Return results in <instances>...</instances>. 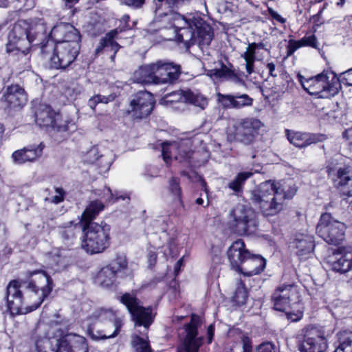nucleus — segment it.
<instances>
[{"mask_svg":"<svg viewBox=\"0 0 352 352\" xmlns=\"http://www.w3.org/2000/svg\"><path fill=\"white\" fill-rule=\"evenodd\" d=\"M298 79L302 88L310 95L318 98H327L337 94L340 89L336 74L331 71H324L321 74L305 78L298 74Z\"/></svg>","mask_w":352,"mask_h":352,"instance_id":"39448f33","label":"nucleus"},{"mask_svg":"<svg viewBox=\"0 0 352 352\" xmlns=\"http://www.w3.org/2000/svg\"><path fill=\"white\" fill-rule=\"evenodd\" d=\"M214 327L213 324H210L208 328V343H210L214 337Z\"/></svg>","mask_w":352,"mask_h":352,"instance_id":"338daca9","label":"nucleus"},{"mask_svg":"<svg viewBox=\"0 0 352 352\" xmlns=\"http://www.w3.org/2000/svg\"><path fill=\"white\" fill-rule=\"evenodd\" d=\"M80 49V43H60L54 44L53 41H47L41 45L43 55L53 53L50 58V65L52 69H65L76 58Z\"/></svg>","mask_w":352,"mask_h":352,"instance_id":"6e6552de","label":"nucleus"},{"mask_svg":"<svg viewBox=\"0 0 352 352\" xmlns=\"http://www.w3.org/2000/svg\"><path fill=\"white\" fill-rule=\"evenodd\" d=\"M252 45H253L252 43L248 44V45L246 48V51L243 54H241V57H248V56L249 58H256L255 56H256V49L255 47H254Z\"/></svg>","mask_w":352,"mask_h":352,"instance_id":"680f3d73","label":"nucleus"},{"mask_svg":"<svg viewBox=\"0 0 352 352\" xmlns=\"http://www.w3.org/2000/svg\"><path fill=\"white\" fill-rule=\"evenodd\" d=\"M118 273L114 270V267L107 265L103 267L98 274V279L100 284L104 287H109L113 284L116 276Z\"/></svg>","mask_w":352,"mask_h":352,"instance_id":"ea45409f","label":"nucleus"},{"mask_svg":"<svg viewBox=\"0 0 352 352\" xmlns=\"http://www.w3.org/2000/svg\"><path fill=\"white\" fill-rule=\"evenodd\" d=\"M327 171L334 186L338 188L352 178V176L350 175L349 167L337 163L331 162L328 164Z\"/></svg>","mask_w":352,"mask_h":352,"instance_id":"a878e982","label":"nucleus"},{"mask_svg":"<svg viewBox=\"0 0 352 352\" xmlns=\"http://www.w3.org/2000/svg\"><path fill=\"white\" fill-rule=\"evenodd\" d=\"M157 1L164 4L166 6L170 8H174L178 7L179 5L188 3L191 0H157Z\"/></svg>","mask_w":352,"mask_h":352,"instance_id":"5fc2aeb1","label":"nucleus"},{"mask_svg":"<svg viewBox=\"0 0 352 352\" xmlns=\"http://www.w3.org/2000/svg\"><path fill=\"white\" fill-rule=\"evenodd\" d=\"M54 190L56 195L53 196L51 199L45 198V201L58 204L63 201L64 197L65 196V191L61 187H55Z\"/></svg>","mask_w":352,"mask_h":352,"instance_id":"3c124183","label":"nucleus"},{"mask_svg":"<svg viewBox=\"0 0 352 352\" xmlns=\"http://www.w3.org/2000/svg\"><path fill=\"white\" fill-rule=\"evenodd\" d=\"M268 12L272 19L276 20L277 21L280 22L281 23H284L285 22V19L272 8H268Z\"/></svg>","mask_w":352,"mask_h":352,"instance_id":"e2e57ef3","label":"nucleus"},{"mask_svg":"<svg viewBox=\"0 0 352 352\" xmlns=\"http://www.w3.org/2000/svg\"><path fill=\"white\" fill-rule=\"evenodd\" d=\"M242 352H252V340L248 337L243 336L242 337Z\"/></svg>","mask_w":352,"mask_h":352,"instance_id":"13d9d810","label":"nucleus"},{"mask_svg":"<svg viewBox=\"0 0 352 352\" xmlns=\"http://www.w3.org/2000/svg\"><path fill=\"white\" fill-rule=\"evenodd\" d=\"M338 78L340 86L341 83H343L346 86H352V68L342 73L340 78Z\"/></svg>","mask_w":352,"mask_h":352,"instance_id":"603ef678","label":"nucleus"},{"mask_svg":"<svg viewBox=\"0 0 352 352\" xmlns=\"http://www.w3.org/2000/svg\"><path fill=\"white\" fill-rule=\"evenodd\" d=\"M174 96H177L178 100L191 104L201 110H204L208 104L207 98L198 91L179 90L175 92Z\"/></svg>","mask_w":352,"mask_h":352,"instance_id":"c756f323","label":"nucleus"},{"mask_svg":"<svg viewBox=\"0 0 352 352\" xmlns=\"http://www.w3.org/2000/svg\"><path fill=\"white\" fill-rule=\"evenodd\" d=\"M154 22L159 30L172 28L175 30L177 27H179L182 23H186L184 16L173 10H170L169 12L160 14Z\"/></svg>","mask_w":352,"mask_h":352,"instance_id":"c85d7f7f","label":"nucleus"},{"mask_svg":"<svg viewBox=\"0 0 352 352\" xmlns=\"http://www.w3.org/2000/svg\"><path fill=\"white\" fill-rule=\"evenodd\" d=\"M5 107L10 109H21L27 102L28 98L24 89L19 85L8 87L2 98Z\"/></svg>","mask_w":352,"mask_h":352,"instance_id":"4be33fe9","label":"nucleus"},{"mask_svg":"<svg viewBox=\"0 0 352 352\" xmlns=\"http://www.w3.org/2000/svg\"><path fill=\"white\" fill-rule=\"evenodd\" d=\"M174 96H177L178 100L191 104L201 110H204L208 104L207 98L198 91L179 90L175 92Z\"/></svg>","mask_w":352,"mask_h":352,"instance_id":"7c9ffc66","label":"nucleus"},{"mask_svg":"<svg viewBox=\"0 0 352 352\" xmlns=\"http://www.w3.org/2000/svg\"><path fill=\"white\" fill-rule=\"evenodd\" d=\"M116 96L109 94L108 96H102L96 94L89 98L87 104L91 109H95L96 105L99 103L107 104L114 100Z\"/></svg>","mask_w":352,"mask_h":352,"instance_id":"49530a36","label":"nucleus"},{"mask_svg":"<svg viewBox=\"0 0 352 352\" xmlns=\"http://www.w3.org/2000/svg\"><path fill=\"white\" fill-rule=\"evenodd\" d=\"M80 232V227L70 222L69 225L59 227V234L63 241L68 246L74 245L76 241L77 234Z\"/></svg>","mask_w":352,"mask_h":352,"instance_id":"e433bc0d","label":"nucleus"},{"mask_svg":"<svg viewBox=\"0 0 352 352\" xmlns=\"http://www.w3.org/2000/svg\"><path fill=\"white\" fill-rule=\"evenodd\" d=\"M208 75L212 78H223L235 83H241L243 82L241 78V74L233 69V66L231 64H230L228 67L221 63V66L219 69L208 70Z\"/></svg>","mask_w":352,"mask_h":352,"instance_id":"473e14b6","label":"nucleus"},{"mask_svg":"<svg viewBox=\"0 0 352 352\" xmlns=\"http://www.w3.org/2000/svg\"><path fill=\"white\" fill-rule=\"evenodd\" d=\"M94 194L99 197L101 199L107 201V202H115L118 201V199H123L124 200L126 198H127L126 196L124 195H117V194H113L111 192V190L108 188L105 187L103 190L100 189H96L94 190Z\"/></svg>","mask_w":352,"mask_h":352,"instance_id":"79ce46f5","label":"nucleus"},{"mask_svg":"<svg viewBox=\"0 0 352 352\" xmlns=\"http://www.w3.org/2000/svg\"><path fill=\"white\" fill-rule=\"evenodd\" d=\"M256 352H276V351L274 344L270 342H265L258 346Z\"/></svg>","mask_w":352,"mask_h":352,"instance_id":"6e6d98bb","label":"nucleus"},{"mask_svg":"<svg viewBox=\"0 0 352 352\" xmlns=\"http://www.w3.org/2000/svg\"><path fill=\"white\" fill-rule=\"evenodd\" d=\"M263 126V123L256 118H247L241 119L234 126V140L245 145L254 143L258 135L259 129Z\"/></svg>","mask_w":352,"mask_h":352,"instance_id":"2eb2a0df","label":"nucleus"},{"mask_svg":"<svg viewBox=\"0 0 352 352\" xmlns=\"http://www.w3.org/2000/svg\"><path fill=\"white\" fill-rule=\"evenodd\" d=\"M155 63L159 84L173 83L181 74V66L178 64L165 60H158Z\"/></svg>","mask_w":352,"mask_h":352,"instance_id":"412c9836","label":"nucleus"},{"mask_svg":"<svg viewBox=\"0 0 352 352\" xmlns=\"http://www.w3.org/2000/svg\"><path fill=\"white\" fill-rule=\"evenodd\" d=\"M248 298V292L242 281L239 282V285L236 288L233 296V301L238 305H244Z\"/></svg>","mask_w":352,"mask_h":352,"instance_id":"de8ad7c7","label":"nucleus"},{"mask_svg":"<svg viewBox=\"0 0 352 352\" xmlns=\"http://www.w3.org/2000/svg\"><path fill=\"white\" fill-rule=\"evenodd\" d=\"M154 104V98L151 93L140 91L131 101V110H129L128 112L132 113L134 118L142 119L150 115Z\"/></svg>","mask_w":352,"mask_h":352,"instance_id":"a211bd4d","label":"nucleus"},{"mask_svg":"<svg viewBox=\"0 0 352 352\" xmlns=\"http://www.w3.org/2000/svg\"><path fill=\"white\" fill-rule=\"evenodd\" d=\"M228 225L234 233L245 236L255 234L258 222L255 212L250 207L239 204L230 211Z\"/></svg>","mask_w":352,"mask_h":352,"instance_id":"1a4fd4ad","label":"nucleus"},{"mask_svg":"<svg viewBox=\"0 0 352 352\" xmlns=\"http://www.w3.org/2000/svg\"><path fill=\"white\" fill-rule=\"evenodd\" d=\"M38 274L39 276L35 279L22 280L20 283L16 280L10 282L7 287L6 299L8 309L11 314L22 313L21 308L25 299L20 289L26 290V295L34 300L29 311L36 309L51 293L54 287L52 279L45 272L42 271Z\"/></svg>","mask_w":352,"mask_h":352,"instance_id":"f03ea898","label":"nucleus"},{"mask_svg":"<svg viewBox=\"0 0 352 352\" xmlns=\"http://www.w3.org/2000/svg\"><path fill=\"white\" fill-rule=\"evenodd\" d=\"M118 34L116 30H111L107 33L105 36L101 39L99 46L96 49V53L99 54L103 52L105 54H110V58L114 62L116 54L120 48V45L115 41Z\"/></svg>","mask_w":352,"mask_h":352,"instance_id":"2f4dec72","label":"nucleus"},{"mask_svg":"<svg viewBox=\"0 0 352 352\" xmlns=\"http://www.w3.org/2000/svg\"><path fill=\"white\" fill-rule=\"evenodd\" d=\"M89 319L98 320L96 324H89L87 330V334L94 340L116 337L123 324L122 320L118 318L111 309H100L94 312Z\"/></svg>","mask_w":352,"mask_h":352,"instance_id":"423d86ee","label":"nucleus"},{"mask_svg":"<svg viewBox=\"0 0 352 352\" xmlns=\"http://www.w3.org/2000/svg\"><path fill=\"white\" fill-rule=\"evenodd\" d=\"M327 263L334 272L344 274L352 268L351 246H339L327 257Z\"/></svg>","mask_w":352,"mask_h":352,"instance_id":"dca6fc26","label":"nucleus"},{"mask_svg":"<svg viewBox=\"0 0 352 352\" xmlns=\"http://www.w3.org/2000/svg\"><path fill=\"white\" fill-rule=\"evenodd\" d=\"M85 161L89 164L96 163L102 170H108L111 166V162L110 159L104 154H100L98 146L91 147L85 155Z\"/></svg>","mask_w":352,"mask_h":352,"instance_id":"f704fd0d","label":"nucleus"},{"mask_svg":"<svg viewBox=\"0 0 352 352\" xmlns=\"http://www.w3.org/2000/svg\"><path fill=\"white\" fill-rule=\"evenodd\" d=\"M285 132L289 142L296 147L300 148L309 146L324 139V135L322 134L290 131L289 130H286Z\"/></svg>","mask_w":352,"mask_h":352,"instance_id":"393cba45","label":"nucleus"},{"mask_svg":"<svg viewBox=\"0 0 352 352\" xmlns=\"http://www.w3.org/2000/svg\"><path fill=\"white\" fill-rule=\"evenodd\" d=\"M111 267H114V270L118 273L122 270H127L128 262L126 256L117 255L113 262L109 265Z\"/></svg>","mask_w":352,"mask_h":352,"instance_id":"8fccbe9b","label":"nucleus"},{"mask_svg":"<svg viewBox=\"0 0 352 352\" xmlns=\"http://www.w3.org/2000/svg\"><path fill=\"white\" fill-rule=\"evenodd\" d=\"M296 192L295 188H290L286 192L278 184L269 180L251 190L249 200L261 210L263 215L274 216L283 210L285 200L292 199Z\"/></svg>","mask_w":352,"mask_h":352,"instance_id":"7ed1b4c3","label":"nucleus"},{"mask_svg":"<svg viewBox=\"0 0 352 352\" xmlns=\"http://www.w3.org/2000/svg\"><path fill=\"white\" fill-rule=\"evenodd\" d=\"M186 23H182L175 30L178 42L182 43L186 49L194 45H209L213 38L211 26L199 16L186 18Z\"/></svg>","mask_w":352,"mask_h":352,"instance_id":"20e7f679","label":"nucleus"},{"mask_svg":"<svg viewBox=\"0 0 352 352\" xmlns=\"http://www.w3.org/2000/svg\"><path fill=\"white\" fill-rule=\"evenodd\" d=\"M285 312L287 320L291 322H297L300 320L303 316V312L300 310H297L296 311H289L286 310Z\"/></svg>","mask_w":352,"mask_h":352,"instance_id":"4d7b16f0","label":"nucleus"},{"mask_svg":"<svg viewBox=\"0 0 352 352\" xmlns=\"http://www.w3.org/2000/svg\"><path fill=\"white\" fill-rule=\"evenodd\" d=\"M124 2L127 6L139 8L144 3V0H124Z\"/></svg>","mask_w":352,"mask_h":352,"instance_id":"0e129e2a","label":"nucleus"},{"mask_svg":"<svg viewBox=\"0 0 352 352\" xmlns=\"http://www.w3.org/2000/svg\"><path fill=\"white\" fill-rule=\"evenodd\" d=\"M267 68L269 70L270 75L272 76H276V74H274V72L275 71V65L273 63H269L267 65Z\"/></svg>","mask_w":352,"mask_h":352,"instance_id":"774afa93","label":"nucleus"},{"mask_svg":"<svg viewBox=\"0 0 352 352\" xmlns=\"http://www.w3.org/2000/svg\"><path fill=\"white\" fill-rule=\"evenodd\" d=\"M217 101L223 109H241L252 106L254 99L247 94L217 93Z\"/></svg>","mask_w":352,"mask_h":352,"instance_id":"6ab92c4d","label":"nucleus"},{"mask_svg":"<svg viewBox=\"0 0 352 352\" xmlns=\"http://www.w3.org/2000/svg\"><path fill=\"white\" fill-rule=\"evenodd\" d=\"M120 302L127 308L135 326H143L146 329H148L153 322L156 314L153 312V307L142 306L140 300L135 294H124L120 297Z\"/></svg>","mask_w":352,"mask_h":352,"instance_id":"9b49d317","label":"nucleus"},{"mask_svg":"<svg viewBox=\"0 0 352 352\" xmlns=\"http://www.w3.org/2000/svg\"><path fill=\"white\" fill-rule=\"evenodd\" d=\"M301 47H302V45H301L300 40H298V41L290 40L289 41V45H288V54H292L296 50H297L298 48H300Z\"/></svg>","mask_w":352,"mask_h":352,"instance_id":"052dcab7","label":"nucleus"},{"mask_svg":"<svg viewBox=\"0 0 352 352\" xmlns=\"http://www.w3.org/2000/svg\"><path fill=\"white\" fill-rule=\"evenodd\" d=\"M148 263L150 267H153L155 265L156 261H157V254L155 252H151L148 254Z\"/></svg>","mask_w":352,"mask_h":352,"instance_id":"69168bd1","label":"nucleus"},{"mask_svg":"<svg viewBox=\"0 0 352 352\" xmlns=\"http://www.w3.org/2000/svg\"><path fill=\"white\" fill-rule=\"evenodd\" d=\"M334 352H352V333L344 332L339 338V345Z\"/></svg>","mask_w":352,"mask_h":352,"instance_id":"37998d69","label":"nucleus"},{"mask_svg":"<svg viewBox=\"0 0 352 352\" xmlns=\"http://www.w3.org/2000/svg\"><path fill=\"white\" fill-rule=\"evenodd\" d=\"M51 258L58 269L65 268L69 263V257L64 250H55L50 253Z\"/></svg>","mask_w":352,"mask_h":352,"instance_id":"c03bdc74","label":"nucleus"},{"mask_svg":"<svg viewBox=\"0 0 352 352\" xmlns=\"http://www.w3.org/2000/svg\"><path fill=\"white\" fill-rule=\"evenodd\" d=\"M294 243L296 248L298 249L297 254L299 256L312 252L315 246L313 236L304 234L296 235Z\"/></svg>","mask_w":352,"mask_h":352,"instance_id":"c9c22d12","label":"nucleus"},{"mask_svg":"<svg viewBox=\"0 0 352 352\" xmlns=\"http://www.w3.org/2000/svg\"><path fill=\"white\" fill-rule=\"evenodd\" d=\"M168 190L173 196H175L178 199L180 203H182V189L179 178L173 177L170 179L168 181Z\"/></svg>","mask_w":352,"mask_h":352,"instance_id":"09e8293b","label":"nucleus"},{"mask_svg":"<svg viewBox=\"0 0 352 352\" xmlns=\"http://www.w3.org/2000/svg\"><path fill=\"white\" fill-rule=\"evenodd\" d=\"M47 27L43 19H40L31 23L25 20L17 21L8 35L6 52H15L23 63V69L30 67L28 52L31 47L38 46L41 49L43 43L47 38Z\"/></svg>","mask_w":352,"mask_h":352,"instance_id":"f257e3e1","label":"nucleus"},{"mask_svg":"<svg viewBox=\"0 0 352 352\" xmlns=\"http://www.w3.org/2000/svg\"><path fill=\"white\" fill-rule=\"evenodd\" d=\"M104 208V204L99 200L91 201L82 214V221L84 225L89 222H93L92 220L96 218L98 213Z\"/></svg>","mask_w":352,"mask_h":352,"instance_id":"4c0bfd02","label":"nucleus"},{"mask_svg":"<svg viewBox=\"0 0 352 352\" xmlns=\"http://www.w3.org/2000/svg\"><path fill=\"white\" fill-rule=\"evenodd\" d=\"M45 145L41 142L38 146L30 145L23 149L14 151L12 158L15 163L21 164L27 162H33L42 155Z\"/></svg>","mask_w":352,"mask_h":352,"instance_id":"bb28decb","label":"nucleus"},{"mask_svg":"<svg viewBox=\"0 0 352 352\" xmlns=\"http://www.w3.org/2000/svg\"><path fill=\"white\" fill-rule=\"evenodd\" d=\"M302 47L309 46L317 48V39L315 35L312 34L308 36H304L300 39Z\"/></svg>","mask_w":352,"mask_h":352,"instance_id":"864d4df0","label":"nucleus"},{"mask_svg":"<svg viewBox=\"0 0 352 352\" xmlns=\"http://www.w3.org/2000/svg\"><path fill=\"white\" fill-rule=\"evenodd\" d=\"M250 253L249 250L245 248L243 240L238 239L233 242L227 251L231 269L239 272Z\"/></svg>","mask_w":352,"mask_h":352,"instance_id":"5701e85b","label":"nucleus"},{"mask_svg":"<svg viewBox=\"0 0 352 352\" xmlns=\"http://www.w3.org/2000/svg\"><path fill=\"white\" fill-rule=\"evenodd\" d=\"M199 324V317L194 314L192 315L190 322L185 325L186 336L182 346L178 349L177 352H198L203 340L202 337L197 338V327Z\"/></svg>","mask_w":352,"mask_h":352,"instance_id":"f3484780","label":"nucleus"},{"mask_svg":"<svg viewBox=\"0 0 352 352\" xmlns=\"http://www.w3.org/2000/svg\"><path fill=\"white\" fill-rule=\"evenodd\" d=\"M190 144V142L185 141L181 142L178 147V153L175 155V160L179 162H186L190 164V160L193 154L192 151L188 148V146Z\"/></svg>","mask_w":352,"mask_h":352,"instance_id":"a19ab883","label":"nucleus"},{"mask_svg":"<svg viewBox=\"0 0 352 352\" xmlns=\"http://www.w3.org/2000/svg\"><path fill=\"white\" fill-rule=\"evenodd\" d=\"M155 70V63L142 66L135 73L138 82L142 84H159Z\"/></svg>","mask_w":352,"mask_h":352,"instance_id":"72a5a7b5","label":"nucleus"},{"mask_svg":"<svg viewBox=\"0 0 352 352\" xmlns=\"http://www.w3.org/2000/svg\"><path fill=\"white\" fill-rule=\"evenodd\" d=\"M35 122L41 127H51L53 135L56 133H66L70 126H74L72 121L63 120L62 116L56 113L50 106L41 104L35 112Z\"/></svg>","mask_w":352,"mask_h":352,"instance_id":"f8f14e48","label":"nucleus"},{"mask_svg":"<svg viewBox=\"0 0 352 352\" xmlns=\"http://www.w3.org/2000/svg\"><path fill=\"white\" fill-rule=\"evenodd\" d=\"M56 352H88V347L83 337L67 335L58 340Z\"/></svg>","mask_w":352,"mask_h":352,"instance_id":"b1692460","label":"nucleus"},{"mask_svg":"<svg viewBox=\"0 0 352 352\" xmlns=\"http://www.w3.org/2000/svg\"><path fill=\"white\" fill-rule=\"evenodd\" d=\"M85 239L82 248L91 254L104 252L110 244L111 226L104 221L100 223L89 222L83 225Z\"/></svg>","mask_w":352,"mask_h":352,"instance_id":"0eeeda50","label":"nucleus"},{"mask_svg":"<svg viewBox=\"0 0 352 352\" xmlns=\"http://www.w3.org/2000/svg\"><path fill=\"white\" fill-rule=\"evenodd\" d=\"M346 226L336 220L330 213L321 214L316 227V232L327 243L340 246L345 239Z\"/></svg>","mask_w":352,"mask_h":352,"instance_id":"9d476101","label":"nucleus"},{"mask_svg":"<svg viewBox=\"0 0 352 352\" xmlns=\"http://www.w3.org/2000/svg\"><path fill=\"white\" fill-rule=\"evenodd\" d=\"M252 175L253 173L251 171L241 172L236 175L234 179L228 184V187L236 195L241 193L243 190L245 181Z\"/></svg>","mask_w":352,"mask_h":352,"instance_id":"58836bf2","label":"nucleus"},{"mask_svg":"<svg viewBox=\"0 0 352 352\" xmlns=\"http://www.w3.org/2000/svg\"><path fill=\"white\" fill-rule=\"evenodd\" d=\"M300 352H324L327 348V340L324 332L319 329L308 326L298 335Z\"/></svg>","mask_w":352,"mask_h":352,"instance_id":"ddd939ff","label":"nucleus"},{"mask_svg":"<svg viewBox=\"0 0 352 352\" xmlns=\"http://www.w3.org/2000/svg\"><path fill=\"white\" fill-rule=\"evenodd\" d=\"M265 264V260L261 256L250 253L238 273L246 276L258 274L264 270Z\"/></svg>","mask_w":352,"mask_h":352,"instance_id":"cd10ccee","label":"nucleus"},{"mask_svg":"<svg viewBox=\"0 0 352 352\" xmlns=\"http://www.w3.org/2000/svg\"><path fill=\"white\" fill-rule=\"evenodd\" d=\"M131 345L135 352H151L148 339L141 338L138 335L133 336Z\"/></svg>","mask_w":352,"mask_h":352,"instance_id":"a18cd8bd","label":"nucleus"},{"mask_svg":"<svg viewBox=\"0 0 352 352\" xmlns=\"http://www.w3.org/2000/svg\"><path fill=\"white\" fill-rule=\"evenodd\" d=\"M245 61V69L248 75L254 72V62L256 58L243 57Z\"/></svg>","mask_w":352,"mask_h":352,"instance_id":"bf43d9fd","label":"nucleus"},{"mask_svg":"<svg viewBox=\"0 0 352 352\" xmlns=\"http://www.w3.org/2000/svg\"><path fill=\"white\" fill-rule=\"evenodd\" d=\"M300 294L298 287L294 284L280 285L272 296L274 309L285 311L291 306L298 304Z\"/></svg>","mask_w":352,"mask_h":352,"instance_id":"4468645a","label":"nucleus"},{"mask_svg":"<svg viewBox=\"0 0 352 352\" xmlns=\"http://www.w3.org/2000/svg\"><path fill=\"white\" fill-rule=\"evenodd\" d=\"M50 36L56 43H80L81 36L79 31L72 24L60 23L54 25L50 33Z\"/></svg>","mask_w":352,"mask_h":352,"instance_id":"aec40b11","label":"nucleus"}]
</instances>
